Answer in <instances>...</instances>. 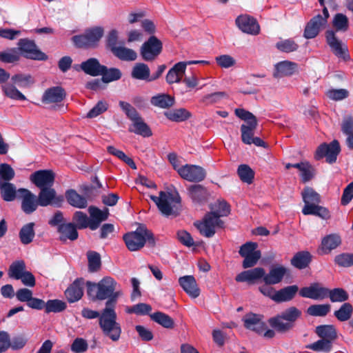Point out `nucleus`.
<instances>
[{
  "label": "nucleus",
  "mask_w": 353,
  "mask_h": 353,
  "mask_svg": "<svg viewBox=\"0 0 353 353\" xmlns=\"http://www.w3.org/2000/svg\"><path fill=\"white\" fill-rule=\"evenodd\" d=\"M87 293L92 300L103 301L108 299L105 307H114L117 299L122 295L121 290H117V283L110 276L103 278L97 283L87 282Z\"/></svg>",
  "instance_id": "nucleus-1"
},
{
  "label": "nucleus",
  "mask_w": 353,
  "mask_h": 353,
  "mask_svg": "<svg viewBox=\"0 0 353 353\" xmlns=\"http://www.w3.org/2000/svg\"><path fill=\"white\" fill-rule=\"evenodd\" d=\"M332 26L334 28V30H328L325 32L326 42L336 57L346 60L349 58L347 47L338 39L336 32H345L348 30V19L345 14L337 13L333 18Z\"/></svg>",
  "instance_id": "nucleus-2"
},
{
  "label": "nucleus",
  "mask_w": 353,
  "mask_h": 353,
  "mask_svg": "<svg viewBox=\"0 0 353 353\" xmlns=\"http://www.w3.org/2000/svg\"><path fill=\"white\" fill-rule=\"evenodd\" d=\"M158 209L165 216H176L181 210V197L176 191H161L159 195L150 196Z\"/></svg>",
  "instance_id": "nucleus-3"
},
{
  "label": "nucleus",
  "mask_w": 353,
  "mask_h": 353,
  "mask_svg": "<svg viewBox=\"0 0 353 353\" xmlns=\"http://www.w3.org/2000/svg\"><path fill=\"white\" fill-rule=\"evenodd\" d=\"M301 316V310L296 307H290L280 314L270 318L268 323L276 331L285 333L294 327L295 321Z\"/></svg>",
  "instance_id": "nucleus-4"
},
{
  "label": "nucleus",
  "mask_w": 353,
  "mask_h": 353,
  "mask_svg": "<svg viewBox=\"0 0 353 353\" xmlns=\"http://www.w3.org/2000/svg\"><path fill=\"white\" fill-rule=\"evenodd\" d=\"M123 240L128 249L137 251L141 249L148 242L151 247L154 246L155 239L152 232L144 225H139L134 232L125 234Z\"/></svg>",
  "instance_id": "nucleus-5"
},
{
  "label": "nucleus",
  "mask_w": 353,
  "mask_h": 353,
  "mask_svg": "<svg viewBox=\"0 0 353 353\" xmlns=\"http://www.w3.org/2000/svg\"><path fill=\"white\" fill-rule=\"evenodd\" d=\"M99 326L103 334L113 341H117L121 334V327L117 322L114 307H105L99 317Z\"/></svg>",
  "instance_id": "nucleus-6"
},
{
  "label": "nucleus",
  "mask_w": 353,
  "mask_h": 353,
  "mask_svg": "<svg viewBox=\"0 0 353 353\" xmlns=\"http://www.w3.org/2000/svg\"><path fill=\"white\" fill-rule=\"evenodd\" d=\"M103 32V29L101 27H94L86 30L82 34L74 36L72 40L78 48H94L98 46Z\"/></svg>",
  "instance_id": "nucleus-7"
},
{
  "label": "nucleus",
  "mask_w": 353,
  "mask_h": 353,
  "mask_svg": "<svg viewBox=\"0 0 353 353\" xmlns=\"http://www.w3.org/2000/svg\"><path fill=\"white\" fill-rule=\"evenodd\" d=\"M235 114L247 122V125L243 124L241 126V139L244 143L251 145V141L254 138V130L257 126L256 117L250 112L241 108L236 109Z\"/></svg>",
  "instance_id": "nucleus-8"
},
{
  "label": "nucleus",
  "mask_w": 353,
  "mask_h": 353,
  "mask_svg": "<svg viewBox=\"0 0 353 353\" xmlns=\"http://www.w3.org/2000/svg\"><path fill=\"white\" fill-rule=\"evenodd\" d=\"M329 17L330 14L327 9L324 7L322 14H319L314 16L307 23L304 30V37L306 39L316 37L319 32L326 27Z\"/></svg>",
  "instance_id": "nucleus-9"
},
{
  "label": "nucleus",
  "mask_w": 353,
  "mask_h": 353,
  "mask_svg": "<svg viewBox=\"0 0 353 353\" xmlns=\"http://www.w3.org/2000/svg\"><path fill=\"white\" fill-rule=\"evenodd\" d=\"M162 50V42L157 37L151 36L142 44L140 54L144 61H152L161 53Z\"/></svg>",
  "instance_id": "nucleus-10"
},
{
  "label": "nucleus",
  "mask_w": 353,
  "mask_h": 353,
  "mask_svg": "<svg viewBox=\"0 0 353 353\" xmlns=\"http://www.w3.org/2000/svg\"><path fill=\"white\" fill-rule=\"evenodd\" d=\"M223 222L214 213L207 214L203 221L194 223L200 233L205 237H211L216 232V228H221Z\"/></svg>",
  "instance_id": "nucleus-11"
},
{
  "label": "nucleus",
  "mask_w": 353,
  "mask_h": 353,
  "mask_svg": "<svg viewBox=\"0 0 353 353\" xmlns=\"http://www.w3.org/2000/svg\"><path fill=\"white\" fill-rule=\"evenodd\" d=\"M18 48L21 54L28 59L39 61H46L48 59V56L37 48L32 40L28 39H19Z\"/></svg>",
  "instance_id": "nucleus-12"
},
{
  "label": "nucleus",
  "mask_w": 353,
  "mask_h": 353,
  "mask_svg": "<svg viewBox=\"0 0 353 353\" xmlns=\"http://www.w3.org/2000/svg\"><path fill=\"white\" fill-rule=\"evenodd\" d=\"M17 196L21 201V208L26 214H30L37 210L40 205L38 196L26 188H19L17 190Z\"/></svg>",
  "instance_id": "nucleus-13"
},
{
  "label": "nucleus",
  "mask_w": 353,
  "mask_h": 353,
  "mask_svg": "<svg viewBox=\"0 0 353 353\" xmlns=\"http://www.w3.org/2000/svg\"><path fill=\"white\" fill-rule=\"evenodd\" d=\"M341 151L340 145L336 140H334L330 144L323 143L320 145L315 152V159L320 160L324 157L329 163H333L336 161L338 154Z\"/></svg>",
  "instance_id": "nucleus-14"
},
{
  "label": "nucleus",
  "mask_w": 353,
  "mask_h": 353,
  "mask_svg": "<svg viewBox=\"0 0 353 353\" xmlns=\"http://www.w3.org/2000/svg\"><path fill=\"white\" fill-rule=\"evenodd\" d=\"M55 174L51 170H40L30 176V181L39 190L52 187Z\"/></svg>",
  "instance_id": "nucleus-15"
},
{
  "label": "nucleus",
  "mask_w": 353,
  "mask_h": 353,
  "mask_svg": "<svg viewBox=\"0 0 353 353\" xmlns=\"http://www.w3.org/2000/svg\"><path fill=\"white\" fill-rule=\"evenodd\" d=\"M184 179L192 182L202 181L206 176L205 170L201 166L186 164L177 170Z\"/></svg>",
  "instance_id": "nucleus-16"
},
{
  "label": "nucleus",
  "mask_w": 353,
  "mask_h": 353,
  "mask_svg": "<svg viewBox=\"0 0 353 353\" xmlns=\"http://www.w3.org/2000/svg\"><path fill=\"white\" fill-rule=\"evenodd\" d=\"M40 206L46 207L48 205L60 207L63 201V197L58 195L56 190L52 188H42L38 194Z\"/></svg>",
  "instance_id": "nucleus-17"
},
{
  "label": "nucleus",
  "mask_w": 353,
  "mask_h": 353,
  "mask_svg": "<svg viewBox=\"0 0 353 353\" xmlns=\"http://www.w3.org/2000/svg\"><path fill=\"white\" fill-rule=\"evenodd\" d=\"M235 23L244 33L257 35L260 32V26L257 21L248 14L239 15L236 19Z\"/></svg>",
  "instance_id": "nucleus-18"
},
{
  "label": "nucleus",
  "mask_w": 353,
  "mask_h": 353,
  "mask_svg": "<svg viewBox=\"0 0 353 353\" xmlns=\"http://www.w3.org/2000/svg\"><path fill=\"white\" fill-rule=\"evenodd\" d=\"M328 288L322 287L319 283H312L308 287L302 288L299 291L301 296L314 300H323L327 298Z\"/></svg>",
  "instance_id": "nucleus-19"
},
{
  "label": "nucleus",
  "mask_w": 353,
  "mask_h": 353,
  "mask_svg": "<svg viewBox=\"0 0 353 353\" xmlns=\"http://www.w3.org/2000/svg\"><path fill=\"white\" fill-rule=\"evenodd\" d=\"M65 97V92L60 86L48 88L43 94L41 101L44 104H54L61 102Z\"/></svg>",
  "instance_id": "nucleus-20"
},
{
  "label": "nucleus",
  "mask_w": 353,
  "mask_h": 353,
  "mask_svg": "<svg viewBox=\"0 0 353 353\" xmlns=\"http://www.w3.org/2000/svg\"><path fill=\"white\" fill-rule=\"evenodd\" d=\"M244 326L252 330L258 334H262L266 328V324L262 320V316L259 314L250 313L243 318Z\"/></svg>",
  "instance_id": "nucleus-21"
},
{
  "label": "nucleus",
  "mask_w": 353,
  "mask_h": 353,
  "mask_svg": "<svg viewBox=\"0 0 353 353\" xmlns=\"http://www.w3.org/2000/svg\"><path fill=\"white\" fill-rule=\"evenodd\" d=\"M88 212L90 216V229L91 230H97L99 227L101 223L106 221L109 216V210L108 208H105L103 210H101L93 205L89 207Z\"/></svg>",
  "instance_id": "nucleus-22"
},
{
  "label": "nucleus",
  "mask_w": 353,
  "mask_h": 353,
  "mask_svg": "<svg viewBox=\"0 0 353 353\" xmlns=\"http://www.w3.org/2000/svg\"><path fill=\"white\" fill-rule=\"evenodd\" d=\"M83 294V281L81 279H76L65 292L67 300L74 303L82 297Z\"/></svg>",
  "instance_id": "nucleus-23"
},
{
  "label": "nucleus",
  "mask_w": 353,
  "mask_h": 353,
  "mask_svg": "<svg viewBox=\"0 0 353 353\" xmlns=\"http://www.w3.org/2000/svg\"><path fill=\"white\" fill-rule=\"evenodd\" d=\"M265 270L262 268H255L254 269L243 271L239 274L235 280L237 282H248V283H254L255 281L261 278L263 279Z\"/></svg>",
  "instance_id": "nucleus-24"
},
{
  "label": "nucleus",
  "mask_w": 353,
  "mask_h": 353,
  "mask_svg": "<svg viewBox=\"0 0 353 353\" xmlns=\"http://www.w3.org/2000/svg\"><path fill=\"white\" fill-rule=\"evenodd\" d=\"M179 283L183 290L192 298H196L200 294V290L197 286L193 276H184L179 279Z\"/></svg>",
  "instance_id": "nucleus-25"
},
{
  "label": "nucleus",
  "mask_w": 353,
  "mask_h": 353,
  "mask_svg": "<svg viewBox=\"0 0 353 353\" xmlns=\"http://www.w3.org/2000/svg\"><path fill=\"white\" fill-rule=\"evenodd\" d=\"M80 68L85 74L92 77L101 75L103 73V70L105 69V66L101 65L96 58H90L82 62Z\"/></svg>",
  "instance_id": "nucleus-26"
},
{
  "label": "nucleus",
  "mask_w": 353,
  "mask_h": 353,
  "mask_svg": "<svg viewBox=\"0 0 353 353\" xmlns=\"http://www.w3.org/2000/svg\"><path fill=\"white\" fill-rule=\"evenodd\" d=\"M274 77L280 78L292 75L297 70V64L290 61H283L276 63L274 66Z\"/></svg>",
  "instance_id": "nucleus-27"
},
{
  "label": "nucleus",
  "mask_w": 353,
  "mask_h": 353,
  "mask_svg": "<svg viewBox=\"0 0 353 353\" xmlns=\"http://www.w3.org/2000/svg\"><path fill=\"white\" fill-rule=\"evenodd\" d=\"M187 63L179 62L176 63L168 72L166 81L168 84L179 83L185 74Z\"/></svg>",
  "instance_id": "nucleus-28"
},
{
  "label": "nucleus",
  "mask_w": 353,
  "mask_h": 353,
  "mask_svg": "<svg viewBox=\"0 0 353 353\" xmlns=\"http://www.w3.org/2000/svg\"><path fill=\"white\" fill-rule=\"evenodd\" d=\"M58 231L60 233L59 239L63 242L66 241L68 239L74 241L79 236L77 228L72 223L60 224Z\"/></svg>",
  "instance_id": "nucleus-29"
},
{
  "label": "nucleus",
  "mask_w": 353,
  "mask_h": 353,
  "mask_svg": "<svg viewBox=\"0 0 353 353\" xmlns=\"http://www.w3.org/2000/svg\"><path fill=\"white\" fill-rule=\"evenodd\" d=\"M287 270L283 266H277L272 268L268 274H264L263 281L267 285H275L280 283L285 274Z\"/></svg>",
  "instance_id": "nucleus-30"
},
{
  "label": "nucleus",
  "mask_w": 353,
  "mask_h": 353,
  "mask_svg": "<svg viewBox=\"0 0 353 353\" xmlns=\"http://www.w3.org/2000/svg\"><path fill=\"white\" fill-rule=\"evenodd\" d=\"M314 332L319 339L328 340L332 343L338 337L336 329L333 325H318Z\"/></svg>",
  "instance_id": "nucleus-31"
},
{
  "label": "nucleus",
  "mask_w": 353,
  "mask_h": 353,
  "mask_svg": "<svg viewBox=\"0 0 353 353\" xmlns=\"http://www.w3.org/2000/svg\"><path fill=\"white\" fill-rule=\"evenodd\" d=\"M299 291V287L296 285L285 287L278 291L274 296L276 303L288 302L294 299Z\"/></svg>",
  "instance_id": "nucleus-32"
},
{
  "label": "nucleus",
  "mask_w": 353,
  "mask_h": 353,
  "mask_svg": "<svg viewBox=\"0 0 353 353\" xmlns=\"http://www.w3.org/2000/svg\"><path fill=\"white\" fill-rule=\"evenodd\" d=\"M65 198L68 203L74 208L83 209L88 206L86 198L78 194L74 190H67Z\"/></svg>",
  "instance_id": "nucleus-33"
},
{
  "label": "nucleus",
  "mask_w": 353,
  "mask_h": 353,
  "mask_svg": "<svg viewBox=\"0 0 353 353\" xmlns=\"http://www.w3.org/2000/svg\"><path fill=\"white\" fill-rule=\"evenodd\" d=\"M131 77L138 80L151 81L150 68L143 63H138L134 65L131 72Z\"/></svg>",
  "instance_id": "nucleus-34"
},
{
  "label": "nucleus",
  "mask_w": 353,
  "mask_h": 353,
  "mask_svg": "<svg viewBox=\"0 0 353 353\" xmlns=\"http://www.w3.org/2000/svg\"><path fill=\"white\" fill-rule=\"evenodd\" d=\"M341 243V238L336 234H330L323 239L321 250L323 254H327L336 248Z\"/></svg>",
  "instance_id": "nucleus-35"
},
{
  "label": "nucleus",
  "mask_w": 353,
  "mask_h": 353,
  "mask_svg": "<svg viewBox=\"0 0 353 353\" xmlns=\"http://www.w3.org/2000/svg\"><path fill=\"white\" fill-rule=\"evenodd\" d=\"M302 212L305 215H315L323 219H327L330 217L329 210L319 204L304 205Z\"/></svg>",
  "instance_id": "nucleus-36"
},
{
  "label": "nucleus",
  "mask_w": 353,
  "mask_h": 353,
  "mask_svg": "<svg viewBox=\"0 0 353 353\" xmlns=\"http://www.w3.org/2000/svg\"><path fill=\"white\" fill-rule=\"evenodd\" d=\"M312 260V255L307 251L297 252L291 260L293 266L299 269H303L308 266Z\"/></svg>",
  "instance_id": "nucleus-37"
},
{
  "label": "nucleus",
  "mask_w": 353,
  "mask_h": 353,
  "mask_svg": "<svg viewBox=\"0 0 353 353\" xmlns=\"http://www.w3.org/2000/svg\"><path fill=\"white\" fill-rule=\"evenodd\" d=\"M112 54L122 61H132L137 59V52L130 48H128L124 46H119L117 48H114Z\"/></svg>",
  "instance_id": "nucleus-38"
},
{
  "label": "nucleus",
  "mask_w": 353,
  "mask_h": 353,
  "mask_svg": "<svg viewBox=\"0 0 353 353\" xmlns=\"http://www.w3.org/2000/svg\"><path fill=\"white\" fill-rule=\"evenodd\" d=\"M26 272V263L23 260L15 261L10 265L8 274L11 279L19 280Z\"/></svg>",
  "instance_id": "nucleus-39"
},
{
  "label": "nucleus",
  "mask_w": 353,
  "mask_h": 353,
  "mask_svg": "<svg viewBox=\"0 0 353 353\" xmlns=\"http://www.w3.org/2000/svg\"><path fill=\"white\" fill-rule=\"evenodd\" d=\"M151 103L161 108H169L174 105V98L169 94H158L151 98Z\"/></svg>",
  "instance_id": "nucleus-40"
},
{
  "label": "nucleus",
  "mask_w": 353,
  "mask_h": 353,
  "mask_svg": "<svg viewBox=\"0 0 353 353\" xmlns=\"http://www.w3.org/2000/svg\"><path fill=\"white\" fill-rule=\"evenodd\" d=\"M34 226V223H29L24 225L20 230L19 236L23 244L28 245L33 241L35 236Z\"/></svg>",
  "instance_id": "nucleus-41"
},
{
  "label": "nucleus",
  "mask_w": 353,
  "mask_h": 353,
  "mask_svg": "<svg viewBox=\"0 0 353 353\" xmlns=\"http://www.w3.org/2000/svg\"><path fill=\"white\" fill-rule=\"evenodd\" d=\"M150 318L152 321L165 328L172 329L174 326V322L172 318L163 312H154L150 314Z\"/></svg>",
  "instance_id": "nucleus-42"
},
{
  "label": "nucleus",
  "mask_w": 353,
  "mask_h": 353,
  "mask_svg": "<svg viewBox=\"0 0 353 353\" xmlns=\"http://www.w3.org/2000/svg\"><path fill=\"white\" fill-rule=\"evenodd\" d=\"M189 196L194 202H201L208 197L207 190L201 185H191L189 189Z\"/></svg>",
  "instance_id": "nucleus-43"
},
{
  "label": "nucleus",
  "mask_w": 353,
  "mask_h": 353,
  "mask_svg": "<svg viewBox=\"0 0 353 353\" xmlns=\"http://www.w3.org/2000/svg\"><path fill=\"white\" fill-rule=\"evenodd\" d=\"M165 116L172 121L181 122L188 119L191 114L185 108H179L165 112Z\"/></svg>",
  "instance_id": "nucleus-44"
},
{
  "label": "nucleus",
  "mask_w": 353,
  "mask_h": 353,
  "mask_svg": "<svg viewBox=\"0 0 353 353\" xmlns=\"http://www.w3.org/2000/svg\"><path fill=\"white\" fill-rule=\"evenodd\" d=\"M301 195L305 205H317L321 202L320 195L310 187L305 188Z\"/></svg>",
  "instance_id": "nucleus-45"
},
{
  "label": "nucleus",
  "mask_w": 353,
  "mask_h": 353,
  "mask_svg": "<svg viewBox=\"0 0 353 353\" xmlns=\"http://www.w3.org/2000/svg\"><path fill=\"white\" fill-rule=\"evenodd\" d=\"M0 191L1 197L6 201H12L17 196V190L12 183H0Z\"/></svg>",
  "instance_id": "nucleus-46"
},
{
  "label": "nucleus",
  "mask_w": 353,
  "mask_h": 353,
  "mask_svg": "<svg viewBox=\"0 0 353 353\" xmlns=\"http://www.w3.org/2000/svg\"><path fill=\"white\" fill-rule=\"evenodd\" d=\"M130 131L141 135L144 137H149L152 134L151 130L143 121L142 118H140L139 119L133 122L132 127L130 128Z\"/></svg>",
  "instance_id": "nucleus-47"
},
{
  "label": "nucleus",
  "mask_w": 353,
  "mask_h": 353,
  "mask_svg": "<svg viewBox=\"0 0 353 353\" xmlns=\"http://www.w3.org/2000/svg\"><path fill=\"white\" fill-rule=\"evenodd\" d=\"M88 261V270L90 272L99 271L101 266L100 254L95 251H88L87 252Z\"/></svg>",
  "instance_id": "nucleus-48"
},
{
  "label": "nucleus",
  "mask_w": 353,
  "mask_h": 353,
  "mask_svg": "<svg viewBox=\"0 0 353 353\" xmlns=\"http://www.w3.org/2000/svg\"><path fill=\"white\" fill-rule=\"evenodd\" d=\"M353 312V307L350 303H343L338 310L334 311V316L340 321L349 320Z\"/></svg>",
  "instance_id": "nucleus-49"
},
{
  "label": "nucleus",
  "mask_w": 353,
  "mask_h": 353,
  "mask_svg": "<svg viewBox=\"0 0 353 353\" xmlns=\"http://www.w3.org/2000/svg\"><path fill=\"white\" fill-rule=\"evenodd\" d=\"M333 343L328 340L320 339L307 346V348L317 352H330L332 349Z\"/></svg>",
  "instance_id": "nucleus-50"
},
{
  "label": "nucleus",
  "mask_w": 353,
  "mask_h": 353,
  "mask_svg": "<svg viewBox=\"0 0 353 353\" xmlns=\"http://www.w3.org/2000/svg\"><path fill=\"white\" fill-rule=\"evenodd\" d=\"M329 304H316L310 305L307 309V314L312 316H325L330 311Z\"/></svg>",
  "instance_id": "nucleus-51"
},
{
  "label": "nucleus",
  "mask_w": 353,
  "mask_h": 353,
  "mask_svg": "<svg viewBox=\"0 0 353 353\" xmlns=\"http://www.w3.org/2000/svg\"><path fill=\"white\" fill-rule=\"evenodd\" d=\"M72 220L74 224L77 229L81 230L87 228H90V221L87 214L81 211H77L74 215Z\"/></svg>",
  "instance_id": "nucleus-52"
},
{
  "label": "nucleus",
  "mask_w": 353,
  "mask_h": 353,
  "mask_svg": "<svg viewBox=\"0 0 353 353\" xmlns=\"http://www.w3.org/2000/svg\"><path fill=\"white\" fill-rule=\"evenodd\" d=\"M67 305L66 303L59 299L48 300L46 303L45 312L46 313H58L65 310Z\"/></svg>",
  "instance_id": "nucleus-53"
},
{
  "label": "nucleus",
  "mask_w": 353,
  "mask_h": 353,
  "mask_svg": "<svg viewBox=\"0 0 353 353\" xmlns=\"http://www.w3.org/2000/svg\"><path fill=\"white\" fill-rule=\"evenodd\" d=\"M327 297L332 302H344L349 299V295L343 288H334L333 290L328 289Z\"/></svg>",
  "instance_id": "nucleus-54"
},
{
  "label": "nucleus",
  "mask_w": 353,
  "mask_h": 353,
  "mask_svg": "<svg viewBox=\"0 0 353 353\" xmlns=\"http://www.w3.org/2000/svg\"><path fill=\"white\" fill-rule=\"evenodd\" d=\"M4 94L9 98L14 100H26V97L11 83H6L2 86Z\"/></svg>",
  "instance_id": "nucleus-55"
},
{
  "label": "nucleus",
  "mask_w": 353,
  "mask_h": 353,
  "mask_svg": "<svg viewBox=\"0 0 353 353\" xmlns=\"http://www.w3.org/2000/svg\"><path fill=\"white\" fill-rule=\"evenodd\" d=\"M226 98H228V94L225 92H216L205 94L202 97L201 101L208 105L219 103L223 99Z\"/></svg>",
  "instance_id": "nucleus-56"
},
{
  "label": "nucleus",
  "mask_w": 353,
  "mask_h": 353,
  "mask_svg": "<svg viewBox=\"0 0 353 353\" xmlns=\"http://www.w3.org/2000/svg\"><path fill=\"white\" fill-rule=\"evenodd\" d=\"M101 80L103 83H110L111 81L119 80L121 77V72L118 68H112L103 70Z\"/></svg>",
  "instance_id": "nucleus-57"
},
{
  "label": "nucleus",
  "mask_w": 353,
  "mask_h": 353,
  "mask_svg": "<svg viewBox=\"0 0 353 353\" xmlns=\"http://www.w3.org/2000/svg\"><path fill=\"white\" fill-rule=\"evenodd\" d=\"M237 172L242 181L248 184L252 183L254 173L250 166L245 164L241 165L238 168Z\"/></svg>",
  "instance_id": "nucleus-58"
},
{
  "label": "nucleus",
  "mask_w": 353,
  "mask_h": 353,
  "mask_svg": "<svg viewBox=\"0 0 353 353\" xmlns=\"http://www.w3.org/2000/svg\"><path fill=\"white\" fill-rule=\"evenodd\" d=\"M276 48L281 52L290 53L297 50L299 45L293 39H288L277 42Z\"/></svg>",
  "instance_id": "nucleus-59"
},
{
  "label": "nucleus",
  "mask_w": 353,
  "mask_h": 353,
  "mask_svg": "<svg viewBox=\"0 0 353 353\" xmlns=\"http://www.w3.org/2000/svg\"><path fill=\"white\" fill-rule=\"evenodd\" d=\"M14 175V170L10 165L7 163L0 165V183H9Z\"/></svg>",
  "instance_id": "nucleus-60"
},
{
  "label": "nucleus",
  "mask_w": 353,
  "mask_h": 353,
  "mask_svg": "<svg viewBox=\"0 0 353 353\" xmlns=\"http://www.w3.org/2000/svg\"><path fill=\"white\" fill-rule=\"evenodd\" d=\"M119 105L123 111L125 113L127 117L132 121L134 122L137 120L141 118L136 109L132 106L129 103L125 101H120Z\"/></svg>",
  "instance_id": "nucleus-61"
},
{
  "label": "nucleus",
  "mask_w": 353,
  "mask_h": 353,
  "mask_svg": "<svg viewBox=\"0 0 353 353\" xmlns=\"http://www.w3.org/2000/svg\"><path fill=\"white\" fill-rule=\"evenodd\" d=\"M12 81L19 87H28L34 83L30 75L19 74L12 77Z\"/></svg>",
  "instance_id": "nucleus-62"
},
{
  "label": "nucleus",
  "mask_w": 353,
  "mask_h": 353,
  "mask_svg": "<svg viewBox=\"0 0 353 353\" xmlns=\"http://www.w3.org/2000/svg\"><path fill=\"white\" fill-rule=\"evenodd\" d=\"M327 97L334 101H341L346 99L349 92L345 89H330L326 92Z\"/></svg>",
  "instance_id": "nucleus-63"
},
{
  "label": "nucleus",
  "mask_w": 353,
  "mask_h": 353,
  "mask_svg": "<svg viewBox=\"0 0 353 353\" xmlns=\"http://www.w3.org/2000/svg\"><path fill=\"white\" fill-rule=\"evenodd\" d=\"M334 261L341 267H350L353 265V254L343 253L335 256Z\"/></svg>",
  "instance_id": "nucleus-64"
}]
</instances>
